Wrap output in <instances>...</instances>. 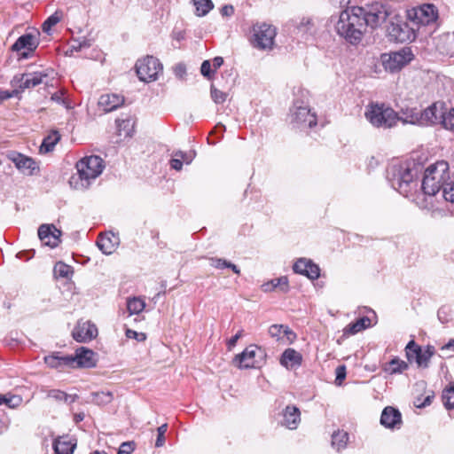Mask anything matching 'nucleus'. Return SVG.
<instances>
[{"mask_svg":"<svg viewBox=\"0 0 454 454\" xmlns=\"http://www.w3.org/2000/svg\"><path fill=\"white\" fill-rule=\"evenodd\" d=\"M337 34L348 43L356 45L366 32L363 8L354 6L342 11L335 25Z\"/></svg>","mask_w":454,"mask_h":454,"instance_id":"f257e3e1","label":"nucleus"},{"mask_svg":"<svg viewBox=\"0 0 454 454\" xmlns=\"http://www.w3.org/2000/svg\"><path fill=\"white\" fill-rule=\"evenodd\" d=\"M417 174V169L407 163L392 164L387 170V179L400 194L410 197L418 188Z\"/></svg>","mask_w":454,"mask_h":454,"instance_id":"f03ea898","label":"nucleus"},{"mask_svg":"<svg viewBox=\"0 0 454 454\" xmlns=\"http://www.w3.org/2000/svg\"><path fill=\"white\" fill-rule=\"evenodd\" d=\"M449 164L447 161L440 160L430 165L425 170L421 183V190L424 194L434 196L450 180Z\"/></svg>","mask_w":454,"mask_h":454,"instance_id":"7ed1b4c3","label":"nucleus"},{"mask_svg":"<svg viewBox=\"0 0 454 454\" xmlns=\"http://www.w3.org/2000/svg\"><path fill=\"white\" fill-rule=\"evenodd\" d=\"M365 117L372 125L377 128L389 129L398 121L397 113L383 104H372L368 106Z\"/></svg>","mask_w":454,"mask_h":454,"instance_id":"20e7f679","label":"nucleus"},{"mask_svg":"<svg viewBox=\"0 0 454 454\" xmlns=\"http://www.w3.org/2000/svg\"><path fill=\"white\" fill-rule=\"evenodd\" d=\"M250 43L258 50L270 51L274 47L277 29L267 23H256L252 27Z\"/></svg>","mask_w":454,"mask_h":454,"instance_id":"39448f33","label":"nucleus"},{"mask_svg":"<svg viewBox=\"0 0 454 454\" xmlns=\"http://www.w3.org/2000/svg\"><path fill=\"white\" fill-rule=\"evenodd\" d=\"M104 167L102 158L97 155L85 157L76 164L79 177L86 182V186L90 180L97 178L102 173Z\"/></svg>","mask_w":454,"mask_h":454,"instance_id":"423d86ee","label":"nucleus"},{"mask_svg":"<svg viewBox=\"0 0 454 454\" xmlns=\"http://www.w3.org/2000/svg\"><path fill=\"white\" fill-rule=\"evenodd\" d=\"M290 113L291 122L299 129H310L317 125L316 114L311 113L309 106L302 101H295Z\"/></svg>","mask_w":454,"mask_h":454,"instance_id":"0eeeda50","label":"nucleus"},{"mask_svg":"<svg viewBox=\"0 0 454 454\" xmlns=\"http://www.w3.org/2000/svg\"><path fill=\"white\" fill-rule=\"evenodd\" d=\"M413 59V54L409 47H404L398 51L384 53L381 55V61L384 68L391 73L401 70Z\"/></svg>","mask_w":454,"mask_h":454,"instance_id":"6e6552de","label":"nucleus"},{"mask_svg":"<svg viewBox=\"0 0 454 454\" xmlns=\"http://www.w3.org/2000/svg\"><path fill=\"white\" fill-rule=\"evenodd\" d=\"M136 70L139 80L149 82L157 80L162 71V65L158 59L153 56L137 60Z\"/></svg>","mask_w":454,"mask_h":454,"instance_id":"1a4fd4ad","label":"nucleus"},{"mask_svg":"<svg viewBox=\"0 0 454 454\" xmlns=\"http://www.w3.org/2000/svg\"><path fill=\"white\" fill-rule=\"evenodd\" d=\"M389 15L388 10L386 6L381 4L372 5L368 11L363 8V18L365 21V29L370 27L376 28L386 22Z\"/></svg>","mask_w":454,"mask_h":454,"instance_id":"9d476101","label":"nucleus"},{"mask_svg":"<svg viewBox=\"0 0 454 454\" xmlns=\"http://www.w3.org/2000/svg\"><path fill=\"white\" fill-rule=\"evenodd\" d=\"M444 109V103L436 102L426 108L424 111H420L419 118L421 122H419V125L442 124Z\"/></svg>","mask_w":454,"mask_h":454,"instance_id":"9b49d317","label":"nucleus"},{"mask_svg":"<svg viewBox=\"0 0 454 454\" xmlns=\"http://www.w3.org/2000/svg\"><path fill=\"white\" fill-rule=\"evenodd\" d=\"M258 353L262 354V350L255 345H250L235 356L233 363L240 369L257 367L259 363L255 356Z\"/></svg>","mask_w":454,"mask_h":454,"instance_id":"f8f14e48","label":"nucleus"},{"mask_svg":"<svg viewBox=\"0 0 454 454\" xmlns=\"http://www.w3.org/2000/svg\"><path fill=\"white\" fill-rule=\"evenodd\" d=\"M48 76L45 72H34L29 74H18L13 77L12 83L21 90L34 88L43 82V79Z\"/></svg>","mask_w":454,"mask_h":454,"instance_id":"ddd939ff","label":"nucleus"},{"mask_svg":"<svg viewBox=\"0 0 454 454\" xmlns=\"http://www.w3.org/2000/svg\"><path fill=\"white\" fill-rule=\"evenodd\" d=\"M73 338L78 342H87L98 335V329L90 321L78 322L72 332Z\"/></svg>","mask_w":454,"mask_h":454,"instance_id":"4468645a","label":"nucleus"},{"mask_svg":"<svg viewBox=\"0 0 454 454\" xmlns=\"http://www.w3.org/2000/svg\"><path fill=\"white\" fill-rule=\"evenodd\" d=\"M8 158L14 163L15 167L24 174L33 175L35 170L39 168L38 165L32 158L22 153L12 152L9 153Z\"/></svg>","mask_w":454,"mask_h":454,"instance_id":"2eb2a0df","label":"nucleus"},{"mask_svg":"<svg viewBox=\"0 0 454 454\" xmlns=\"http://www.w3.org/2000/svg\"><path fill=\"white\" fill-rule=\"evenodd\" d=\"M61 231L53 224H42L38 229V237L40 240L51 248L58 247L60 242Z\"/></svg>","mask_w":454,"mask_h":454,"instance_id":"dca6fc26","label":"nucleus"},{"mask_svg":"<svg viewBox=\"0 0 454 454\" xmlns=\"http://www.w3.org/2000/svg\"><path fill=\"white\" fill-rule=\"evenodd\" d=\"M413 20L418 24L426 26L437 19V10L434 4H427L412 10Z\"/></svg>","mask_w":454,"mask_h":454,"instance_id":"f3484780","label":"nucleus"},{"mask_svg":"<svg viewBox=\"0 0 454 454\" xmlns=\"http://www.w3.org/2000/svg\"><path fill=\"white\" fill-rule=\"evenodd\" d=\"M70 356L74 360L70 368H92L96 366L95 353L86 348H78L75 356Z\"/></svg>","mask_w":454,"mask_h":454,"instance_id":"a211bd4d","label":"nucleus"},{"mask_svg":"<svg viewBox=\"0 0 454 454\" xmlns=\"http://www.w3.org/2000/svg\"><path fill=\"white\" fill-rule=\"evenodd\" d=\"M270 336L282 344H290L296 340V334L286 325H272L269 327Z\"/></svg>","mask_w":454,"mask_h":454,"instance_id":"6ab92c4d","label":"nucleus"},{"mask_svg":"<svg viewBox=\"0 0 454 454\" xmlns=\"http://www.w3.org/2000/svg\"><path fill=\"white\" fill-rule=\"evenodd\" d=\"M37 46L38 41L36 37L31 34H25L17 39V41L12 46V49L15 51L27 50V52L24 51L20 54L22 58L27 59L29 56V53L34 51Z\"/></svg>","mask_w":454,"mask_h":454,"instance_id":"aec40b11","label":"nucleus"},{"mask_svg":"<svg viewBox=\"0 0 454 454\" xmlns=\"http://www.w3.org/2000/svg\"><path fill=\"white\" fill-rule=\"evenodd\" d=\"M119 245V238L113 232L101 234L97 241L99 250L105 254H112Z\"/></svg>","mask_w":454,"mask_h":454,"instance_id":"412c9836","label":"nucleus"},{"mask_svg":"<svg viewBox=\"0 0 454 454\" xmlns=\"http://www.w3.org/2000/svg\"><path fill=\"white\" fill-rule=\"evenodd\" d=\"M380 423L387 428L399 427L402 424L400 411L391 406L386 407L381 413Z\"/></svg>","mask_w":454,"mask_h":454,"instance_id":"4be33fe9","label":"nucleus"},{"mask_svg":"<svg viewBox=\"0 0 454 454\" xmlns=\"http://www.w3.org/2000/svg\"><path fill=\"white\" fill-rule=\"evenodd\" d=\"M123 102V97L118 94H104L98 99V106L104 112L108 113L117 109Z\"/></svg>","mask_w":454,"mask_h":454,"instance_id":"5701e85b","label":"nucleus"},{"mask_svg":"<svg viewBox=\"0 0 454 454\" xmlns=\"http://www.w3.org/2000/svg\"><path fill=\"white\" fill-rule=\"evenodd\" d=\"M301 421V412L296 406L288 405L283 411L282 424L289 429H296Z\"/></svg>","mask_w":454,"mask_h":454,"instance_id":"b1692460","label":"nucleus"},{"mask_svg":"<svg viewBox=\"0 0 454 454\" xmlns=\"http://www.w3.org/2000/svg\"><path fill=\"white\" fill-rule=\"evenodd\" d=\"M44 363L51 368L64 369L70 368L74 360L69 356H59V353H52L44 357Z\"/></svg>","mask_w":454,"mask_h":454,"instance_id":"393cba45","label":"nucleus"},{"mask_svg":"<svg viewBox=\"0 0 454 454\" xmlns=\"http://www.w3.org/2000/svg\"><path fill=\"white\" fill-rule=\"evenodd\" d=\"M135 119L127 115L125 118L116 119L117 131L120 137H131L135 131Z\"/></svg>","mask_w":454,"mask_h":454,"instance_id":"a878e982","label":"nucleus"},{"mask_svg":"<svg viewBox=\"0 0 454 454\" xmlns=\"http://www.w3.org/2000/svg\"><path fill=\"white\" fill-rule=\"evenodd\" d=\"M301 355L294 348H287L281 356L280 363L287 369H294L301 365Z\"/></svg>","mask_w":454,"mask_h":454,"instance_id":"bb28decb","label":"nucleus"},{"mask_svg":"<svg viewBox=\"0 0 454 454\" xmlns=\"http://www.w3.org/2000/svg\"><path fill=\"white\" fill-rule=\"evenodd\" d=\"M46 394V397L48 399H51L52 401L58 403H72L78 399L77 395H68L66 392L59 389H49L43 390Z\"/></svg>","mask_w":454,"mask_h":454,"instance_id":"cd10ccee","label":"nucleus"},{"mask_svg":"<svg viewBox=\"0 0 454 454\" xmlns=\"http://www.w3.org/2000/svg\"><path fill=\"white\" fill-rule=\"evenodd\" d=\"M294 27L297 34L312 35L315 32V22L310 17H301L295 20Z\"/></svg>","mask_w":454,"mask_h":454,"instance_id":"c85d7f7f","label":"nucleus"},{"mask_svg":"<svg viewBox=\"0 0 454 454\" xmlns=\"http://www.w3.org/2000/svg\"><path fill=\"white\" fill-rule=\"evenodd\" d=\"M398 114V121H403V123H410V124H418L419 125V122H421L419 115L420 111H419L417 108H402Z\"/></svg>","mask_w":454,"mask_h":454,"instance_id":"c756f323","label":"nucleus"},{"mask_svg":"<svg viewBox=\"0 0 454 454\" xmlns=\"http://www.w3.org/2000/svg\"><path fill=\"white\" fill-rule=\"evenodd\" d=\"M74 448L75 443H73L67 437H59L53 442L56 454H72Z\"/></svg>","mask_w":454,"mask_h":454,"instance_id":"7c9ffc66","label":"nucleus"},{"mask_svg":"<svg viewBox=\"0 0 454 454\" xmlns=\"http://www.w3.org/2000/svg\"><path fill=\"white\" fill-rule=\"evenodd\" d=\"M278 288L283 293H286L289 290L288 279L286 277H280L262 285V290L264 292H271Z\"/></svg>","mask_w":454,"mask_h":454,"instance_id":"2f4dec72","label":"nucleus"},{"mask_svg":"<svg viewBox=\"0 0 454 454\" xmlns=\"http://www.w3.org/2000/svg\"><path fill=\"white\" fill-rule=\"evenodd\" d=\"M59 139L60 135L58 131L53 130L52 132H51L46 137H44L39 149L40 153H47L51 152Z\"/></svg>","mask_w":454,"mask_h":454,"instance_id":"473e14b6","label":"nucleus"},{"mask_svg":"<svg viewBox=\"0 0 454 454\" xmlns=\"http://www.w3.org/2000/svg\"><path fill=\"white\" fill-rule=\"evenodd\" d=\"M408 369V364L399 358H393L390 362L387 363L383 370L389 374L401 373Z\"/></svg>","mask_w":454,"mask_h":454,"instance_id":"72a5a7b5","label":"nucleus"},{"mask_svg":"<svg viewBox=\"0 0 454 454\" xmlns=\"http://www.w3.org/2000/svg\"><path fill=\"white\" fill-rule=\"evenodd\" d=\"M370 325V319L367 317L359 318L354 323H350L344 328L345 335H353L365 329Z\"/></svg>","mask_w":454,"mask_h":454,"instance_id":"f704fd0d","label":"nucleus"},{"mask_svg":"<svg viewBox=\"0 0 454 454\" xmlns=\"http://www.w3.org/2000/svg\"><path fill=\"white\" fill-rule=\"evenodd\" d=\"M348 442V434L344 431L338 430L332 435V446L337 450H344Z\"/></svg>","mask_w":454,"mask_h":454,"instance_id":"c9c22d12","label":"nucleus"},{"mask_svg":"<svg viewBox=\"0 0 454 454\" xmlns=\"http://www.w3.org/2000/svg\"><path fill=\"white\" fill-rule=\"evenodd\" d=\"M145 308V301L140 297H133L127 300V309L129 315L139 314Z\"/></svg>","mask_w":454,"mask_h":454,"instance_id":"e433bc0d","label":"nucleus"},{"mask_svg":"<svg viewBox=\"0 0 454 454\" xmlns=\"http://www.w3.org/2000/svg\"><path fill=\"white\" fill-rule=\"evenodd\" d=\"M91 403L97 405H106L114 399V395L110 391H101L91 393Z\"/></svg>","mask_w":454,"mask_h":454,"instance_id":"4c0bfd02","label":"nucleus"},{"mask_svg":"<svg viewBox=\"0 0 454 454\" xmlns=\"http://www.w3.org/2000/svg\"><path fill=\"white\" fill-rule=\"evenodd\" d=\"M192 2L196 7V14L199 17L207 15L214 8L211 0H192Z\"/></svg>","mask_w":454,"mask_h":454,"instance_id":"58836bf2","label":"nucleus"},{"mask_svg":"<svg viewBox=\"0 0 454 454\" xmlns=\"http://www.w3.org/2000/svg\"><path fill=\"white\" fill-rule=\"evenodd\" d=\"M209 262H210V265L212 267H214V268H216V269L229 268V269H231V270L235 274L239 275L240 273V270H239V269L238 268L237 265L231 263V262L226 261L225 259H223V258H210Z\"/></svg>","mask_w":454,"mask_h":454,"instance_id":"ea45409f","label":"nucleus"},{"mask_svg":"<svg viewBox=\"0 0 454 454\" xmlns=\"http://www.w3.org/2000/svg\"><path fill=\"white\" fill-rule=\"evenodd\" d=\"M442 398L446 409H454V382H450L442 391Z\"/></svg>","mask_w":454,"mask_h":454,"instance_id":"a19ab883","label":"nucleus"},{"mask_svg":"<svg viewBox=\"0 0 454 454\" xmlns=\"http://www.w3.org/2000/svg\"><path fill=\"white\" fill-rule=\"evenodd\" d=\"M442 196L447 202L454 206V177H450L443 186Z\"/></svg>","mask_w":454,"mask_h":454,"instance_id":"79ce46f5","label":"nucleus"},{"mask_svg":"<svg viewBox=\"0 0 454 454\" xmlns=\"http://www.w3.org/2000/svg\"><path fill=\"white\" fill-rule=\"evenodd\" d=\"M444 129L452 130L454 132V108L449 110L444 109L443 118L442 124Z\"/></svg>","mask_w":454,"mask_h":454,"instance_id":"37998d69","label":"nucleus"},{"mask_svg":"<svg viewBox=\"0 0 454 454\" xmlns=\"http://www.w3.org/2000/svg\"><path fill=\"white\" fill-rule=\"evenodd\" d=\"M22 403V397L16 395H4L3 404H5L9 408L14 409L19 407Z\"/></svg>","mask_w":454,"mask_h":454,"instance_id":"c03bdc74","label":"nucleus"},{"mask_svg":"<svg viewBox=\"0 0 454 454\" xmlns=\"http://www.w3.org/2000/svg\"><path fill=\"white\" fill-rule=\"evenodd\" d=\"M418 348H421V347L419 346L418 344H416L414 340H411L407 344V346L405 348V351H406L407 359L410 362H412V361L416 362L418 356H419V351L417 350Z\"/></svg>","mask_w":454,"mask_h":454,"instance_id":"a18cd8bd","label":"nucleus"},{"mask_svg":"<svg viewBox=\"0 0 454 454\" xmlns=\"http://www.w3.org/2000/svg\"><path fill=\"white\" fill-rule=\"evenodd\" d=\"M311 261L306 258L298 259L293 266V270L295 273H299L301 275H305L309 264H310Z\"/></svg>","mask_w":454,"mask_h":454,"instance_id":"49530a36","label":"nucleus"},{"mask_svg":"<svg viewBox=\"0 0 454 454\" xmlns=\"http://www.w3.org/2000/svg\"><path fill=\"white\" fill-rule=\"evenodd\" d=\"M54 272L57 276L61 278H68L73 273L71 267L63 262L56 263Z\"/></svg>","mask_w":454,"mask_h":454,"instance_id":"de8ad7c7","label":"nucleus"},{"mask_svg":"<svg viewBox=\"0 0 454 454\" xmlns=\"http://www.w3.org/2000/svg\"><path fill=\"white\" fill-rule=\"evenodd\" d=\"M61 20V14L59 12H55L51 15L43 24V30L44 32L49 31L51 27L55 26Z\"/></svg>","mask_w":454,"mask_h":454,"instance_id":"09e8293b","label":"nucleus"},{"mask_svg":"<svg viewBox=\"0 0 454 454\" xmlns=\"http://www.w3.org/2000/svg\"><path fill=\"white\" fill-rule=\"evenodd\" d=\"M227 93L223 92L216 89L214 85H211V98L216 104L223 103L227 98Z\"/></svg>","mask_w":454,"mask_h":454,"instance_id":"8fccbe9b","label":"nucleus"},{"mask_svg":"<svg viewBox=\"0 0 454 454\" xmlns=\"http://www.w3.org/2000/svg\"><path fill=\"white\" fill-rule=\"evenodd\" d=\"M417 350L419 351V356L415 363L419 367H428L431 357H429L421 348H418Z\"/></svg>","mask_w":454,"mask_h":454,"instance_id":"3c124183","label":"nucleus"},{"mask_svg":"<svg viewBox=\"0 0 454 454\" xmlns=\"http://www.w3.org/2000/svg\"><path fill=\"white\" fill-rule=\"evenodd\" d=\"M201 74L207 79H211L212 75L215 74V70L212 68L210 60H204L200 67Z\"/></svg>","mask_w":454,"mask_h":454,"instance_id":"603ef678","label":"nucleus"},{"mask_svg":"<svg viewBox=\"0 0 454 454\" xmlns=\"http://www.w3.org/2000/svg\"><path fill=\"white\" fill-rule=\"evenodd\" d=\"M168 430V424H162L160 427H158V436L156 439L155 446L156 447H161L165 443V434Z\"/></svg>","mask_w":454,"mask_h":454,"instance_id":"864d4df0","label":"nucleus"},{"mask_svg":"<svg viewBox=\"0 0 454 454\" xmlns=\"http://www.w3.org/2000/svg\"><path fill=\"white\" fill-rule=\"evenodd\" d=\"M304 276L310 279H317L320 276L319 267L311 262Z\"/></svg>","mask_w":454,"mask_h":454,"instance_id":"5fc2aeb1","label":"nucleus"},{"mask_svg":"<svg viewBox=\"0 0 454 454\" xmlns=\"http://www.w3.org/2000/svg\"><path fill=\"white\" fill-rule=\"evenodd\" d=\"M173 154L175 157L181 159L183 163H186V164H190L192 161L194 155H195L194 153H184L182 151L175 152Z\"/></svg>","mask_w":454,"mask_h":454,"instance_id":"6e6d98bb","label":"nucleus"},{"mask_svg":"<svg viewBox=\"0 0 454 454\" xmlns=\"http://www.w3.org/2000/svg\"><path fill=\"white\" fill-rule=\"evenodd\" d=\"M125 334L127 338L135 339L139 342L146 340V334L145 333H138L131 329H127Z\"/></svg>","mask_w":454,"mask_h":454,"instance_id":"4d7b16f0","label":"nucleus"},{"mask_svg":"<svg viewBox=\"0 0 454 454\" xmlns=\"http://www.w3.org/2000/svg\"><path fill=\"white\" fill-rule=\"evenodd\" d=\"M335 384L338 386H340L342 384V381L346 378V366L345 365H339L335 370Z\"/></svg>","mask_w":454,"mask_h":454,"instance_id":"13d9d810","label":"nucleus"},{"mask_svg":"<svg viewBox=\"0 0 454 454\" xmlns=\"http://www.w3.org/2000/svg\"><path fill=\"white\" fill-rule=\"evenodd\" d=\"M390 35L396 41L403 42L406 40L404 32L398 26L393 27Z\"/></svg>","mask_w":454,"mask_h":454,"instance_id":"bf43d9fd","label":"nucleus"},{"mask_svg":"<svg viewBox=\"0 0 454 454\" xmlns=\"http://www.w3.org/2000/svg\"><path fill=\"white\" fill-rule=\"evenodd\" d=\"M63 96H64V91H58V92H55L54 94H52L51 98L52 101L58 103V104L63 105L67 108L68 105H67V99Z\"/></svg>","mask_w":454,"mask_h":454,"instance_id":"052dcab7","label":"nucleus"},{"mask_svg":"<svg viewBox=\"0 0 454 454\" xmlns=\"http://www.w3.org/2000/svg\"><path fill=\"white\" fill-rule=\"evenodd\" d=\"M18 94V90H13L12 91H8V90H0V104L5 100V99H8L10 98H12L13 96L17 95Z\"/></svg>","mask_w":454,"mask_h":454,"instance_id":"680f3d73","label":"nucleus"},{"mask_svg":"<svg viewBox=\"0 0 454 454\" xmlns=\"http://www.w3.org/2000/svg\"><path fill=\"white\" fill-rule=\"evenodd\" d=\"M170 166L172 168L179 171L183 168V162H182L181 159L175 157L173 155V158L170 160Z\"/></svg>","mask_w":454,"mask_h":454,"instance_id":"e2e57ef3","label":"nucleus"},{"mask_svg":"<svg viewBox=\"0 0 454 454\" xmlns=\"http://www.w3.org/2000/svg\"><path fill=\"white\" fill-rule=\"evenodd\" d=\"M133 448L130 442H123L119 449L118 454H130Z\"/></svg>","mask_w":454,"mask_h":454,"instance_id":"0e129e2a","label":"nucleus"},{"mask_svg":"<svg viewBox=\"0 0 454 454\" xmlns=\"http://www.w3.org/2000/svg\"><path fill=\"white\" fill-rule=\"evenodd\" d=\"M241 336H242V330L239 331V332H238L234 336H232V337L228 340L227 345H228L229 349L232 348L236 345V343H237L238 340H239Z\"/></svg>","mask_w":454,"mask_h":454,"instance_id":"69168bd1","label":"nucleus"},{"mask_svg":"<svg viewBox=\"0 0 454 454\" xmlns=\"http://www.w3.org/2000/svg\"><path fill=\"white\" fill-rule=\"evenodd\" d=\"M234 13V9L231 5H224L221 9V14L223 16H231Z\"/></svg>","mask_w":454,"mask_h":454,"instance_id":"338daca9","label":"nucleus"},{"mask_svg":"<svg viewBox=\"0 0 454 454\" xmlns=\"http://www.w3.org/2000/svg\"><path fill=\"white\" fill-rule=\"evenodd\" d=\"M223 64V59L222 57H215L212 59V66L215 72Z\"/></svg>","mask_w":454,"mask_h":454,"instance_id":"774afa93","label":"nucleus"}]
</instances>
